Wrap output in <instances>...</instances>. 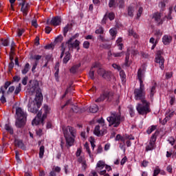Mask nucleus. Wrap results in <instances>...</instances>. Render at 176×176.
Masks as SVG:
<instances>
[{
	"label": "nucleus",
	"instance_id": "obj_1",
	"mask_svg": "<svg viewBox=\"0 0 176 176\" xmlns=\"http://www.w3.org/2000/svg\"><path fill=\"white\" fill-rule=\"evenodd\" d=\"M32 91H35L36 97L33 102H29L28 104V111L32 113H36L42 105L43 101V95L42 94V89L39 88L38 84H35L32 87Z\"/></svg>",
	"mask_w": 176,
	"mask_h": 176
},
{
	"label": "nucleus",
	"instance_id": "obj_2",
	"mask_svg": "<svg viewBox=\"0 0 176 176\" xmlns=\"http://www.w3.org/2000/svg\"><path fill=\"white\" fill-rule=\"evenodd\" d=\"M107 120L109 122V127H119L122 122H124V116H122L120 111L111 112L110 116L107 118Z\"/></svg>",
	"mask_w": 176,
	"mask_h": 176
},
{
	"label": "nucleus",
	"instance_id": "obj_3",
	"mask_svg": "<svg viewBox=\"0 0 176 176\" xmlns=\"http://www.w3.org/2000/svg\"><path fill=\"white\" fill-rule=\"evenodd\" d=\"M16 120L15 122V126L18 129H21V127H24L25 125V122H27V113L23 110L21 107H17L16 109Z\"/></svg>",
	"mask_w": 176,
	"mask_h": 176
},
{
	"label": "nucleus",
	"instance_id": "obj_4",
	"mask_svg": "<svg viewBox=\"0 0 176 176\" xmlns=\"http://www.w3.org/2000/svg\"><path fill=\"white\" fill-rule=\"evenodd\" d=\"M146 94L145 93V85L140 84V87L133 90L134 99L136 101H141V102H146L145 97Z\"/></svg>",
	"mask_w": 176,
	"mask_h": 176
},
{
	"label": "nucleus",
	"instance_id": "obj_5",
	"mask_svg": "<svg viewBox=\"0 0 176 176\" xmlns=\"http://www.w3.org/2000/svg\"><path fill=\"white\" fill-rule=\"evenodd\" d=\"M138 103L136 107V110L138 111L139 115H146V113H149L151 112V109H149V102L146 100L144 102Z\"/></svg>",
	"mask_w": 176,
	"mask_h": 176
},
{
	"label": "nucleus",
	"instance_id": "obj_6",
	"mask_svg": "<svg viewBox=\"0 0 176 176\" xmlns=\"http://www.w3.org/2000/svg\"><path fill=\"white\" fill-rule=\"evenodd\" d=\"M113 98V93L112 92H104L103 94L100 95V97L98 98L95 101L96 102H102V101L107 100L109 102Z\"/></svg>",
	"mask_w": 176,
	"mask_h": 176
},
{
	"label": "nucleus",
	"instance_id": "obj_7",
	"mask_svg": "<svg viewBox=\"0 0 176 176\" xmlns=\"http://www.w3.org/2000/svg\"><path fill=\"white\" fill-rule=\"evenodd\" d=\"M63 131L65 138L70 137V134L72 137H76V129L71 126L63 128Z\"/></svg>",
	"mask_w": 176,
	"mask_h": 176
},
{
	"label": "nucleus",
	"instance_id": "obj_8",
	"mask_svg": "<svg viewBox=\"0 0 176 176\" xmlns=\"http://www.w3.org/2000/svg\"><path fill=\"white\" fill-rule=\"evenodd\" d=\"M98 74L100 75V76H102L103 79H106V80H111L112 78V72L106 71L102 68H99L98 69Z\"/></svg>",
	"mask_w": 176,
	"mask_h": 176
},
{
	"label": "nucleus",
	"instance_id": "obj_9",
	"mask_svg": "<svg viewBox=\"0 0 176 176\" xmlns=\"http://www.w3.org/2000/svg\"><path fill=\"white\" fill-rule=\"evenodd\" d=\"M45 118H46L43 117V114L42 116V112L41 111H38L36 117L32 122V126H38V124H41V123L43 124Z\"/></svg>",
	"mask_w": 176,
	"mask_h": 176
},
{
	"label": "nucleus",
	"instance_id": "obj_10",
	"mask_svg": "<svg viewBox=\"0 0 176 176\" xmlns=\"http://www.w3.org/2000/svg\"><path fill=\"white\" fill-rule=\"evenodd\" d=\"M104 168H105V162H104L103 161L98 162L96 166V173H98L100 175H104V174L107 173V170Z\"/></svg>",
	"mask_w": 176,
	"mask_h": 176
},
{
	"label": "nucleus",
	"instance_id": "obj_11",
	"mask_svg": "<svg viewBox=\"0 0 176 176\" xmlns=\"http://www.w3.org/2000/svg\"><path fill=\"white\" fill-rule=\"evenodd\" d=\"M156 133H154L150 140L149 143L146 146V152H149V151H153L155 149V142H156Z\"/></svg>",
	"mask_w": 176,
	"mask_h": 176
},
{
	"label": "nucleus",
	"instance_id": "obj_12",
	"mask_svg": "<svg viewBox=\"0 0 176 176\" xmlns=\"http://www.w3.org/2000/svg\"><path fill=\"white\" fill-rule=\"evenodd\" d=\"M65 45L67 46L69 50H71V49H76L77 52H79V45H80V41L78 40H75L74 43H68V41H67Z\"/></svg>",
	"mask_w": 176,
	"mask_h": 176
},
{
	"label": "nucleus",
	"instance_id": "obj_13",
	"mask_svg": "<svg viewBox=\"0 0 176 176\" xmlns=\"http://www.w3.org/2000/svg\"><path fill=\"white\" fill-rule=\"evenodd\" d=\"M19 5L21 6V12H22L23 16H27L28 15V10H30V3H26L25 1H23Z\"/></svg>",
	"mask_w": 176,
	"mask_h": 176
},
{
	"label": "nucleus",
	"instance_id": "obj_14",
	"mask_svg": "<svg viewBox=\"0 0 176 176\" xmlns=\"http://www.w3.org/2000/svg\"><path fill=\"white\" fill-rule=\"evenodd\" d=\"M148 97L151 101H153V97L156 94V85H152L148 89Z\"/></svg>",
	"mask_w": 176,
	"mask_h": 176
},
{
	"label": "nucleus",
	"instance_id": "obj_15",
	"mask_svg": "<svg viewBox=\"0 0 176 176\" xmlns=\"http://www.w3.org/2000/svg\"><path fill=\"white\" fill-rule=\"evenodd\" d=\"M155 63L160 64V68L161 69H164V58L160 54H157V57L155 58Z\"/></svg>",
	"mask_w": 176,
	"mask_h": 176
},
{
	"label": "nucleus",
	"instance_id": "obj_16",
	"mask_svg": "<svg viewBox=\"0 0 176 176\" xmlns=\"http://www.w3.org/2000/svg\"><path fill=\"white\" fill-rule=\"evenodd\" d=\"M153 19L158 23V25H160L161 24H163V21H164V19H162V14L159 12H155L153 15Z\"/></svg>",
	"mask_w": 176,
	"mask_h": 176
},
{
	"label": "nucleus",
	"instance_id": "obj_17",
	"mask_svg": "<svg viewBox=\"0 0 176 176\" xmlns=\"http://www.w3.org/2000/svg\"><path fill=\"white\" fill-rule=\"evenodd\" d=\"M104 131V129H100V125L96 126L94 133L95 135H97V137H101V135H104V134H107V132H102Z\"/></svg>",
	"mask_w": 176,
	"mask_h": 176
},
{
	"label": "nucleus",
	"instance_id": "obj_18",
	"mask_svg": "<svg viewBox=\"0 0 176 176\" xmlns=\"http://www.w3.org/2000/svg\"><path fill=\"white\" fill-rule=\"evenodd\" d=\"M50 23L54 26L60 25L61 24V17L58 16H54L50 21Z\"/></svg>",
	"mask_w": 176,
	"mask_h": 176
},
{
	"label": "nucleus",
	"instance_id": "obj_19",
	"mask_svg": "<svg viewBox=\"0 0 176 176\" xmlns=\"http://www.w3.org/2000/svg\"><path fill=\"white\" fill-rule=\"evenodd\" d=\"M97 122L102 126V133H107V125L105 124V120L103 118H100L97 120Z\"/></svg>",
	"mask_w": 176,
	"mask_h": 176
},
{
	"label": "nucleus",
	"instance_id": "obj_20",
	"mask_svg": "<svg viewBox=\"0 0 176 176\" xmlns=\"http://www.w3.org/2000/svg\"><path fill=\"white\" fill-rule=\"evenodd\" d=\"M145 72L144 70H142V69H139L138 71V78L140 82V85H144V81L142 79H144Z\"/></svg>",
	"mask_w": 176,
	"mask_h": 176
},
{
	"label": "nucleus",
	"instance_id": "obj_21",
	"mask_svg": "<svg viewBox=\"0 0 176 176\" xmlns=\"http://www.w3.org/2000/svg\"><path fill=\"white\" fill-rule=\"evenodd\" d=\"M14 144H15V146H18V148H20L21 149H23V151H25V145H24V143H23V140L15 139Z\"/></svg>",
	"mask_w": 176,
	"mask_h": 176
},
{
	"label": "nucleus",
	"instance_id": "obj_22",
	"mask_svg": "<svg viewBox=\"0 0 176 176\" xmlns=\"http://www.w3.org/2000/svg\"><path fill=\"white\" fill-rule=\"evenodd\" d=\"M65 140H66V146H67V148H69L74 146V143L75 142V139H74L72 137L69 136L67 138H65Z\"/></svg>",
	"mask_w": 176,
	"mask_h": 176
},
{
	"label": "nucleus",
	"instance_id": "obj_23",
	"mask_svg": "<svg viewBox=\"0 0 176 176\" xmlns=\"http://www.w3.org/2000/svg\"><path fill=\"white\" fill-rule=\"evenodd\" d=\"M172 39H173V38L171 37V36L164 35L162 37V42H163L164 45H170V43H171Z\"/></svg>",
	"mask_w": 176,
	"mask_h": 176
},
{
	"label": "nucleus",
	"instance_id": "obj_24",
	"mask_svg": "<svg viewBox=\"0 0 176 176\" xmlns=\"http://www.w3.org/2000/svg\"><path fill=\"white\" fill-rule=\"evenodd\" d=\"M31 69V66L30 65V63H27L24 65L23 68L21 69V74L23 75H27L28 74V71Z\"/></svg>",
	"mask_w": 176,
	"mask_h": 176
},
{
	"label": "nucleus",
	"instance_id": "obj_25",
	"mask_svg": "<svg viewBox=\"0 0 176 176\" xmlns=\"http://www.w3.org/2000/svg\"><path fill=\"white\" fill-rule=\"evenodd\" d=\"M130 65H131V60H130V52L127 51L126 53L124 66L130 67Z\"/></svg>",
	"mask_w": 176,
	"mask_h": 176
},
{
	"label": "nucleus",
	"instance_id": "obj_26",
	"mask_svg": "<svg viewBox=\"0 0 176 176\" xmlns=\"http://www.w3.org/2000/svg\"><path fill=\"white\" fill-rule=\"evenodd\" d=\"M123 42V38L121 37H119L116 41V45L118 47V50H123V44L122 43Z\"/></svg>",
	"mask_w": 176,
	"mask_h": 176
},
{
	"label": "nucleus",
	"instance_id": "obj_27",
	"mask_svg": "<svg viewBox=\"0 0 176 176\" xmlns=\"http://www.w3.org/2000/svg\"><path fill=\"white\" fill-rule=\"evenodd\" d=\"M127 12H128V16H129V17H133V16H134V12H135L134 6H129L128 7Z\"/></svg>",
	"mask_w": 176,
	"mask_h": 176
},
{
	"label": "nucleus",
	"instance_id": "obj_28",
	"mask_svg": "<svg viewBox=\"0 0 176 176\" xmlns=\"http://www.w3.org/2000/svg\"><path fill=\"white\" fill-rule=\"evenodd\" d=\"M5 129L8 133H10L11 135H13L14 131H13V128L12 127V125L10 124H5Z\"/></svg>",
	"mask_w": 176,
	"mask_h": 176
},
{
	"label": "nucleus",
	"instance_id": "obj_29",
	"mask_svg": "<svg viewBox=\"0 0 176 176\" xmlns=\"http://www.w3.org/2000/svg\"><path fill=\"white\" fill-rule=\"evenodd\" d=\"M124 54V52H117V53H113L111 52H109L108 56L109 57H111V56H113V57H122Z\"/></svg>",
	"mask_w": 176,
	"mask_h": 176
},
{
	"label": "nucleus",
	"instance_id": "obj_30",
	"mask_svg": "<svg viewBox=\"0 0 176 176\" xmlns=\"http://www.w3.org/2000/svg\"><path fill=\"white\" fill-rule=\"evenodd\" d=\"M70 59H71V53H69V52H67L65 53V57L63 58V63L67 64V63H68Z\"/></svg>",
	"mask_w": 176,
	"mask_h": 176
},
{
	"label": "nucleus",
	"instance_id": "obj_31",
	"mask_svg": "<svg viewBox=\"0 0 176 176\" xmlns=\"http://www.w3.org/2000/svg\"><path fill=\"white\" fill-rule=\"evenodd\" d=\"M80 67V63L75 65L71 67L70 72L72 74H76V71H78V69H79Z\"/></svg>",
	"mask_w": 176,
	"mask_h": 176
},
{
	"label": "nucleus",
	"instance_id": "obj_32",
	"mask_svg": "<svg viewBox=\"0 0 176 176\" xmlns=\"http://www.w3.org/2000/svg\"><path fill=\"white\" fill-rule=\"evenodd\" d=\"M109 34L112 36V39L116 38V34H118V31L116 28H113L109 30Z\"/></svg>",
	"mask_w": 176,
	"mask_h": 176
},
{
	"label": "nucleus",
	"instance_id": "obj_33",
	"mask_svg": "<svg viewBox=\"0 0 176 176\" xmlns=\"http://www.w3.org/2000/svg\"><path fill=\"white\" fill-rule=\"evenodd\" d=\"M98 111V106L97 104H92L89 107V111L91 113H96Z\"/></svg>",
	"mask_w": 176,
	"mask_h": 176
},
{
	"label": "nucleus",
	"instance_id": "obj_34",
	"mask_svg": "<svg viewBox=\"0 0 176 176\" xmlns=\"http://www.w3.org/2000/svg\"><path fill=\"white\" fill-rule=\"evenodd\" d=\"M116 6H118L119 9H124V0H117Z\"/></svg>",
	"mask_w": 176,
	"mask_h": 176
},
{
	"label": "nucleus",
	"instance_id": "obj_35",
	"mask_svg": "<svg viewBox=\"0 0 176 176\" xmlns=\"http://www.w3.org/2000/svg\"><path fill=\"white\" fill-rule=\"evenodd\" d=\"M1 91L2 96L0 98V101L2 102V104H5V102H6V98H5V89H3V87H1Z\"/></svg>",
	"mask_w": 176,
	"mask_h": 176
},
{
	"label": "nucleus",
	"instance_id": "obj_36",
	"mask_svg": "<svg viewBox=\"0 0 176 176\" xmlns=\"http://www.w3.org/2000/svg\"><path fill=\"white\" fill-rule=\"evenodd\" d=\"M44 113H43V118H47V113L50 112V108L49 106L45 104L43 107Z\"/></svg>",
	"mask_w": 176,
	"mask_h": 176
},
{
	"label": "nucleus",
	"instance_id": "obj_37",
	"mask_svg": "<svg viewBox=\"0 0 176 176\" xmlns=\"http://www.w3.org/2000/svg\"><path fill=\"white\" fill-rule=\"evenodd\" d=\"M104 28L100 25L98 28L96 29V30L95 31V34H96L97 35H102L104 34Z\"/></svg>",
	"mask_w": 176,
	"mask_h": 176
},
{
	"label": "nucleus",
	"instance_id": "obj_38",
	"mask_svg": "<svg viewBox=\"0 0 176 176\" xmlns=\"http://www.w3.org/2000/svg\"><path fill=\"white\" fill-rule=\"evenodd\" d=\"M43 155H45V146H41L38 154L39 158L43 159Z\"/></svg>",
	"mask_w": 176,
	"mask_h": 176
},
{
	"label": "nucleus",
	"instance_id": "obj_39",
	"mask_svg": "<svg viewBox=\"0 0 176 176\" xmlns=\"http://www.w3.org/2000/svg\"><path fill=\"white\" fill-rule=\"evenodd\" d=\"M87 153L89 154V156L91 159H93V155H91V151H90V147H89V144L85 143L84 145Z\"/></svg>",
	"mask_w": 176,
	"mask_h": 176
},
{
	"label": "nucleus",
	"instance_id": "obj_40",
	"mask_svg": "<svg viewBox=\"0 0 176 176\" xmlns=\"http://www.w3.org/2000/svg\"><path fill=\"white\" fill-rule=\"evenodd\" d=\"M173 14V8H169L168 14L167 16H165L164 19H167V20H173V16L171 14Z\"/></svg>",
	"mask_w": 176,
	"mask_h": 176
},
{
	"label": "nucleus",
	"instance_id": "obj_41",
	"mask_svg": "<svg viewBox=\"0 0 176 176\" xmlns=\"http://www.w3.org/2000/svg\"><path fill=\"white\" fill-rule=\"evenodd\" d=\"M150 43H152L151 50H153L156 47V45H157V42L155 41V38L151 37L149 40Z\"/></svg>",
	"mask_w": 176,
	"mask_h": 176
},
{
	"label": "nucleus",
	"instance_id": "obj_42",
	"mask_svg": "<svg viewBox=\"0 0 176 176\" xmlns=\"http://www.w3.org/2000/svg\"><path fill=\"white\" fill-rule=\"evenodd\" d=\"M72 110L75 113H79L82 112V110H80V108L78 107V106H76V105L72 106Z\"/></svg>",
	"mask_w": 176,
	"mask_h": 176
},
{
	"label": "nucleus",
	"instance_id": "obj_43",
	"mask_svg": "<svg viewBox=\"0 0 176 176\" xmlns=\"http://www.w3.org/2000/svg\"><path fill=\"white\" fill-rule=\"evenodd\" d=\"M116 0H109V8H116Z\"/></svg>",
	"mask_w": 176,
	"mask_h": 176
},
{
	"label": "nucleus",
	"instance_id": "obj_44",
	"mask_svg": "<svg viewBox=\"0 0 176 176\" xmlns=\"http://www.w3.org/2000/svg\"><path fill=\"white\" fill-rule=\"evenodd\" d=\"M155 130H156V126L153 125L148 128L146 133L147 134H151L153 133V131H155Z\"/></svg>",
	"mask_w": 176,
	"mask_h": 176
},
{
	"label": "nucleus",
	"instance_id": "obj_45",
	"mask_svg": "<svg viewBox=\"0 0 176 176\" xmlns=\"http://www.w3.org/2000/svg\"><path fill=\"white\" fill-rule=\"evenodd\" d=\"M21 91V84H19V86L16 87L14 94L15 96H17V94H19V93H20Z\"/></svg>",
	"mask_w": 176,
	"mask_h": 176
},
{
	"label": "nucleus",
	"instance_id": "obj_46",
	"mask_svg": "<svg viewBox=\"0 0 176 176\" xmlns=\"http://www.w3.org/2000/svg\"><path fill=\"white\" fill-rule=\"evenodd\" d=\"M116 141H122V142H124V138L120 134H118L115 138Z\"/></svg>",
	"mask_w": 176,
	"mask_h": 176
},
{
	"label": "nucleus",
	"instance_id": "obj_47",
	"mask_svg": "<svg viewBox=\"0 0 176 176\" xmlns=\"http://www.w3.org/2000/svg\"><path fill=\"white\" fill-rule=\"evenodd\" d=\"M89 76L90 79H92V80H94V79L96 78L94 77V70H93V68H91L89 73Z\"/></svg>",
	"mask_w": 176,
	"mask_h": 176
},
{
	"label": "nucleus",
	"instance_id": "obj_48",
	"mask_svg": "<svg viewBox=\"0 0 176 176\" xmlns=\"http://www.w3.org/2000/svg\"><path fill=\"white\" fill-rule=\"evenodd\" d=\"M10 85H12V82L10 81H7L5 82L4 86L1 87H3V90H5V92H6V90H8V87H9Z\"/></svg>",
	"mask_w": 176,
	"mask_h": 176
},
{
	"label": "nucleus",
	"instance_id": "obj_49",
	"mask_svg": "<svg viewBox=\"0 0 176 176\" xmlns=\"http://www.w3.org/2000/svg\"><path fill=\"white\" fill-rule=\"evenodd\" d=\"M61 54H60V58H63V57H64V53L65 52V47H64V43L61 44Z\"/></svg>",
	"mask_w": 176,
	"mask_h": 176
},
{
	"label": "nucleus",
	"instance_id": "obj_50",
	"mask_svg": "<svg viewBox=\"0 0 176 176\" xmlns=\"http://www.w3.org/2000/svg\"><path fill=\"white\" fill-rule=\"evenodd\" d=\"M69 31V25H67L66 27L63 28V35L64 36H67V34Z\"/></svg>",
	"mask_w": 176,
	"mask_h": 176
},
{
	"label": "nucleus",
	"instance_id": "obj_51",
	"mask_svg": "<svg viewBox=\"0 0 176 176\" xmlns=\"http://www.w3.org/2000/svg\"><path fill=\"white\" fill-rule=\"evenodd\" d=\"M98 39L100 40V42H108V39L105 38L104 36L101 34L98 36Z\"/></svg>",
	"mask_w": 176,
	"mask_h": 176
},
{
	"label": "nucleus",
	"instance_id": "obj_52",
	"mask_svg": "<svg viewBox=\"0 0 176 176\" xmlns=\"http://www.w3.org/2000/svg\"><path fill=\"white\" fill-rule=\"evenodd\" d=\"M129 34L130 36H133V38H137L138 36L137 33H135L133 30H129Z\"/></svg>",
	"mask_w": 176,
	"mask_h": 176
},
{
	"label": "nucleus",
	"instance_id": "obj_53",
	"mask_svg": "<svg viewBox=\"0 0 176 176\" xmlns=\"http://www.w3.org/2000/svg\"><path fill=\"white\" fill-rule=\"evenodd\" d=\"M159 7L161 8L162 10H164V8H166V2H164V0L160 2Z\"/></svg>",
	"mask_w": 176,
	"mask_h": 176
},
{
	"label": "nucleus",
	"instance_id": "obj_54",
	"mask_svg": "<svg viewBox=\"0 0 176 176\" xmlns=\"http://www.w3.org/2000/svg\"><path fill=\"white\" fill-rule=\"evenodd\" d=\"M129 114L131 118H134V116L135 115V113L134 112V108H133L132 107H129Z\"/></svg>",
	"mask_w": 176,
	"mask_h": 176
},
{
	"label": "nucleus",
	"instance_id": "obj_55",
	"mask_svg": "<svg viewBox=\"0 0 176 176\" xmlns=\"http://www.w3.org/2000/svg\"><path fill=\"white\" fill-rule=\"evenodd\" d=\"M113 68H114V69H117L118 71H121L122 70V67H120V65L113 63L112 65Z\"/></svg>",
	"mask_w": 176,
	"mask_h": 176
},
{
	"label": "nucleus",
	"instance_id": "obj_56",
	"mask_svg": "<svg viewBox=\"0 0 176 176\" xmlns=\"http://www.w3.org/2000/svg\"><path fill=\"white\" fill-rule=\"evenodd\" d=\"M170 102L169 103L170 104V105H174V103L175 102V96H170Z\"/></svg>",
	"mask_w": 176,
	"mask_h": 176
},
{
	"label": "nucleus",
	"instance_id": "obj_57",
	"mask_svg": "<svg viewBox=\"0 0 176 176\" xmlns=\"http://www.w3.org/2000/svg\"><path fill=\"white\" fill-rule=\"evenodd\" d=\"M1 43L3 46H9V40L8 39H1Z\"/></svg>",
	"mask_w": 176,
	"mask_h": 176
},
{
	"label": "nucleus",
	"instance_id": "obj_58",
	"mask_svg": "<svg viewBox=\"0 0 176 176\" xmlns=\"http://www.w3.org/2000/svg\"><path fill=\"white\" fill-rule=\"evenodd\" d=\"M78 36H79V34L76 33V34H74V36H72L67 41L69 43V42H72V41H74V39H76V38H78Z\"/></svg>",
	"mask_w": 176,
	"mask_h": 176
},
{
	"label": "nucleus",
	"instance_id": "obj_59",
	"mask_svg": "<svg viewBox=\"0 0 176 176\" xmlns=\"http://www.w3.org/2000/svg\"><path fill=\"white\" fill-rule=\"evenodd\" d=\"M83 47L84 49H89L90 47V43L89 41H84Z\"/></svg>",
	"mask_w": 176,
	"mask_h": 176
},
{
	"label": "nucleus",
	"instance_id": "obj_60",
	"mask_svg": "<svg viewBox=\"0 0 176 176\" xmlns=\"http://www.w3.org/2000/svg\"><path fill=\"white\" fill-rule=\"evenodd\" d=\"M23 34H24V30L19 29L18 32H16L17 36L20 37V36H21V35H23Z\"/></svg>",
	"mask_w": 176,
	"mask_h": 176
},
{
	"label": "nucleus",
	"instance_id": "obj_61",
	"mask_svg": "<svg viewBox=\"0 0 176 176\" xmlns=\"http://www.w3.org/2000/svg\"><path fill=\"white\" fill-rule=\"evenodd\" d=\"M14 86H11L8 88V90L7 91L8 94H10V93H13V91H14Z\"/></svg>",
	"mask_w": 176,
	"mask_h": 176
},
{
	"label": "nucleus",
	"instance_id": "obj_62",
	"mask_svg": "<svg viewBox=\"0 0 176 176\" xmlns=\"http://www.w3.org/2000/svg\"><path fill=\"white\" fill-rule=\"evenodd\" d=\"M100 47H102V49H109L111 47V45L107 43H104V44L100 45Z\"/></svg>",
	"mask_w": 176,
	"mask_h": 176
},
{
	"label": "nucleus",
	"instance_id": "obj_63",
	"mask_svg": "<svg viewBox=\"0 0 176 176\" xmlns=\"http://www.w3.org/2000/svg\"><path fill=\"white\" fill-rule=\"evenodd\" d=\"M88 176H98V174H97L96 170H93L89 173Z\"/></svg>",
	"mask_w": 176,
	"mask_h": 176
},
{
	"label": "nucleus",
	"instance_id": "obj_64",
	"mask_svg": "<svg viewBox=\"0 0 176 176\" xmlns=\"http://www.w3.org/2000/svg\"><path fill=\"white\" fill-rule=\"evenodd\" d=\"M63 41V36L59 35L55 38V42L58 43Z\"/></svg>",
	"mask_w": 176,
	"mask_h": 176
}]
</instances>
